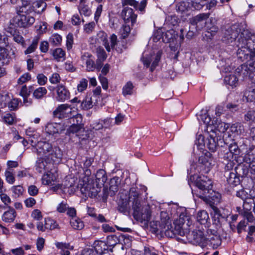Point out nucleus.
I'll return each instance as SVG.
<instances>
[{"mask_svg": "<svg viewBox=\"0 0 255 255\" xmlns=\"http://www.w3.org/2000/svg\"><path fill=\"white\" fill-rule=\"evenodd\" d=\"M239 36L237 41L238 49L237 54L240 58L248 55L249 52L255 54V34L251 33L248 29L241 31L239 26L234 24L226 27L223 30L222 40L227 43H232Z\"/></svg>", "mask_w": 255, "mask_h": 255, "instance_id": "1", "label": "nucleus"}, {"mask_svg": "<svg viewBox=\"0 0 255 255\" xmlns=\"http://www.w3.org/2000/svg\"><path fill=\"white\" fill-rule=\"evenodd\" d=\"M130 203L132 204L133 215L137 220L148 222L151 217V211L149 205L141 200L137 189L131 187L129 191L128 199H121L118 203V210L122 213H126L130 208Z\"/></svg>", "mask_w": 255, "mask_h": 255, "instance_id": "2", "label": "nucleus"}, {"mask_svg": "<svg viewBox=\"0 0 255 255\" xmlns=\"http://www.w3.org/2000/svg\"><path fill=\"white\" fill-rule=\"evenodd\" d=\"M195 184L197 189L192 190V193L210 205L214 211L213 218L215 221L219 223L222 215L215 204L220 202L221 194L213 190L212 181L206 176L199 177Z\"/></svg>", "mask_w": 255, "mask_h": 255, "instance_id": "3", "label": "nucleus"}, {"mask_svg": "<svg viewBox=\"0 0 255 255\" xmlns=\"http://www.w3.org/2000/svg\"><path fill=\"white\" fill-rule=\"evenodd\" d=\"M236 73L243 80L249 77L251 83L244 93L243 101L253 102L255 100V60L249 61L247 64H242L236 69Z\"/></svg>", "mask_w": 255, "mask_h": 255, "instance_id": "4", "label": "nucleus"}, {"mask_svg": "<svg viewBox=\"0 0 255 255\" xmlns=\"http://www.w3.org/2000/svg\"><path fill=\"white\" fill-rule=\"evenodd\" d=\"M150 226L152 229V232L155 234L164 233L165 235L169 238H173L176 235L181 236L185 235V231L183 227L180 225H175L174 229L168 222L165 224H161L158 221H152L150 223Z\"/></svg>", "mask_w": 255, "mask_h": 255, "instance_id": "5", "label": "nucleus"}, {"mask_svg": "<svg viewBox=\"0 0 255 255\" xmlns=\"http://www.w3.org/2000/svg\"><path fill=\"white\" fill-rule=\"evenodd\" d=\"M97 36L108 52H110L111 49H114L118 42L117 36L115 34H112L108 37L106 33L101 31L97 34Z\"/></svg>", "mask_w": 255, "mask_h": 255, "instance_id": "6", "label": "nucleus"}, {"mask_svg": "<svg viewBox=\"0 0 255 255\" xmlns=\"http://www.w3.org/2000/svg\"><path fill=\"white\" fill-rule=\"evenodd\" d=\"M186 237L189 242L193 245L203 246L206 241L203 232L201 230H193L191 233L189 232Z\"/></svg>", "mask_w": 255, "mask_h": 255, "instance_id": "7", "label": "nucleus"}, {"mask_svg": "<svg viewBox=\"0 0 255 255\" xmlns=\"http://www.w3.org/2000/svg\"><path fill=\"white\" fill-rule=\"evenodd\" d=\"M121 183V179L118 177H115L112 178L110 182L109 192L107 188L103 189V201L106 202L108 195L114 196L119 190V186Z\"/></svg>", "mask_w": 255, "mask_h": 255, "instance_id": "8", "label": "nucleus"}, {"mask_svg": "<svg viewBox=\"0 0 255 255\" xmlns=\"http://www.w3.org/2000/svg\"><path fill=\"white\" fill-rule=\"evenodd\" d=\"M214 163L213 159L208 155L201 156L199 158L197 170L202 173H207L210 170Z\"/></svg>", "mask_w": 255, "mask_h": 255, "instance_id": "9", "label": "nucleus"}, {"mask_svg": "<svg viewBox=\"0 0 255 255\" xmlns=\"http://www.w3.org/2000/svg\"><path fill=\"white\" fill-rule=\"evenodd\" d=\"M82 61L85 63L86 70L88 72L94 71L95 69L100 70L102 67V62L99 61L95 63L93 57L89 53H85L81 56Z\"/></svg>", "mask_w": 255, "mask_h": 255, "instance_id": "10", "label": "nucleus"}, {"mask_svg": "<svg viewBox=\"0 0 255 255\" xmlns=\"http://www.w3.org/2000/svg\"><path fill=\"white\" fill-rule=\"evenodd\" d=\"M37 153L39 155H42L48 159H51L54 152V147L45 141H39L37 144Z\"/></svg>", "mask_w": 255, "mask_h": 255, "instance_id": "11", "label": "nucleus"}, {"mask_svg": "<svg viewBox=\"0 0 255 255\" xmlns=\"http://www.w3.org/2000/svg\"><path fill=\"white\" fill-rule=\"evenodd\" d=\"M53 116L59 119L65 118H70L72 116V109L67 104L59 105L55 111H53Z\"/></svg>", "mask_w": 255, "mask_h": 255, "instance_id": "12", "label": "nucleus"}, {"mask_svg": "<svg viewBox=\"0 0 255 255\" xmlns=\"http://www.w3.org/2000/svg\"><path fill=\"white\" fill-rule=\"evenodd\" d=\"M91 186L92 185L90 184H84L82 186L80 184V186L78 185L76 188H75L74 186L71 185L68 188L67 192L70 194L74 193L80 188V191L83 194L88 196H96L98 193V191L94 188H91Z\"/></svg>", "mask_w": 255, "mask_h": 255, "instance_id": "13", "label": "nucleus"}, {"mask_svg": "<svg viewBox=\"0 0 255 255\" xmlns=\"http://www.w3.org/2000/svg\"><path fill=\"white\" fill-rule=\"evenodd\" d=\"M18 15L16 17V22L20 27L26 28L32 25L35 22L34 17L25 13L18 12Z\"/></svg>", "mask_w": 255, "mask_h": 255, "instance_id": "14", "label": "nucleus"}, {"mask_svg": "<svg viewBox=\"0 0 255 255\" xmlns=\"http://www.w3.org/2000/svg\"><path fill=\"white\" fill-rule=\"evenodd\" d=\"M55 100L59 102H64L70 98L69 90L63 85L59 84L56 87Z\"/></svg>", "mask_w": 255, "mask_h": 255, "instance_id": "15", "label": "nucleus"}, {"mask_svg": "<svg viewBox=\"0 0 255 255\" xmlns=\"http://www.w3.org/2000/svg\"><path fill=\"white\" fill-rule=\"evenodd\" d=\"M209 13H200L192 18L191 23L192 25L196 26L197 30H201L205 27L206 20L209 18Z\"/></svg>", "mask_w": 255, "mask_h": 255, "instance_id": "16", "label": "nucleus"}, {"mask_svg": "<svg viewBox=\"0 0 255 255\" xmlns=\"http://www.w3.org/2000/svg\"><path fill=\"white\" fill-rule=\"evenodd\" d=\"M121 16L126 23L131 22L133 25L136 19L137 15L133 12L132 8L126 7H125L121 13Z\"/></svg>", "mask_w": 255, "mask_h": 255, "instance_id": "17", "label": "nucleus"}, {"mask_svg": "<svg viewBox=\"0 0 255 255\" xmlns=\"http://www.w3.org/2000/svg\"><path fill=\"white\" fill-rule=\"evenodd\" d=\"M160 59V56L157 54L156 55H154L153 56V55H151L149 57H143L142 61L143 64L147 67H148L151 63L150 71H153L157 65Z\"/></svg>", "mask_w": 255, "mask_h": 255, "instance_id": "18", "label": "nucleus"}, {"mask_svg": "<svg viewBox=\"0 0 255 255\" xmlns=\"http://www.w3.org/2000/svg\"><path fill=\"white\" fill-rule=\"evenodd\" d=\"M36 0H21L22 5L19 9V12L29 14L34 10V2Z\"/></svg>", "mask_w": 255, "mask_h": 255, "instance_id": "19", "label": "nucleus"}, {"mask_svg": "<svg viewBox=\"0 0 255 255\" xmlns=\"http://www.w3.org/2000/svg\"><path fill=\"white\" fill-rule=\"evenodd\" d=\"M65 130V128L61 124L59 123H48L45 127L46 132L49 134H54L60 133Z\"/></svg>", "mask_w": 255, "mask_h": 255, "instance_id": "20", "label": "nucleus"}, {"mask_svg": "<svg viewBox=\"0 0 255 255\" xmlns=\"http://www.w3.org/2000/svg\"><path fill=\"white\" fill-rule=\"evenodd\" d=\"M94 250L98 255H103L109 251V248L106 242L102 241H96L94 243Z\"/></svg>", "mask_w": 255, "mask_h": 255, "instance_id": "21", "label": "nucleus"}, {"mask_svg": "<svg viewBox=\"0 0 255 255\" xmlns=\"http://www.w3.org/2000/svg\"><path fill=\"white\" fill-rule=\"evenodd\" d=\"M55 245L57 248L60 250L61 255H70V251L73 249V247L70 244L63 242H56Z\"/></svg>", "mask_w": 255, "mask_h": 255, "instance_id": "22", "label": "nucleus"}, {"mask_svg": "<svg viewBox=\"0 0 255 255\" xmlns=\"http://www.w3.org/2000/svg\"><path fill=\"white\" fill-rule=\"evenodd\" d=\"M1 99L2 101H4L3 104H1V107L6 106L7 104L8 108L11 111L15 110L17 108L18 105V101L17 99H13L9 101V98L7 95L2 96Z\"/></svg>", "mask_w": 255, "mask_h": 255, "instance_id": "23", "label": "nucleus"}, {"mask_svg": "<svg viewBox=\"0 0 255 255\" xmlns=\"http://www.w3.org/2000/svg\"><path fill=\"white\" fill-rule=\"evenodd\" d=\"M57 176L56 174L49 172L43 176L42 178V183L44 185H53L57 180Z\"/></svg>", "mask_w": 255, "mask_h": 255, "instance_id": "24", "label": "nucleus"}, {"mask_svg": "<svg viewBox=\"0 0 255 255\" xmlns=\"http://www.w3.org/2000/svg\"><path fill=\"white\" fill-rule=\"evenodd\" d=\"M16 212L14 209L9 207V210L5 212L2 216L3 221L7 223L12 222L16 217Z\"/></svg>", "mask_w": 255, "mask_h": 255, "instance_id": "25", "label": "nucleus"}, {"mask_svg": "<svg viewBox=\"0 0 255 255\" xmlns=\"http://www.w3.org/2000/svg\"><path fill=\"white\" fill-rule=\"evenodd\" d=\"M229 152L226 153L227 158L230 161L233 158V155H237L240 154V150L237 144L234 142L229 146Z\"/></svg>", "mask_w": 255, "mask_h": 255, "instance_id": "26", "label": "nucleus"}, {"mask_svg": "<svg viewBox=\"0 0 255 255\" xmlns=\"http://www.w3.org/2000/svg\"><path fill=\"white\" fill-rule=\"evenodd\" d=\"M205 144L211 151L214 152L216 150L218 143L213 135H210L205 141Z\"/></svg>", "mask_w": 255, "mask_h": 255, "instance_id": "27", "label": "nucleus"}, {"mask_svg": "<svg viewBox=\"0 0 255 255\" xmlns=\"http://www.w3.org/2000/svg\"><path fill=\"white\" fill-rule=\"evenodd\" d=\"M196 219L199 223L204 225L209 220L208 213L205 210L200 211L197 213Z\"/></svg>", "mask_w": 255, "mask_h": 255, "instance_id": "28", "label": "nucleus"}, {"mask_svg": "<svg viewBox=\"0 0 255 255\" xmlns=\"http://www.w3.org/2000/svg\"><path fill=\"white\" fill-rule=\"evenodd\" d=\"M96 182L103 185L107 180L106 171L102 169H99L95 175Z\"/></svg>", "mask_w": 255, "mask_h": 255, "instance_id": "29", "label": "nucleus"}, {"mask_svg": "<svg viewBox=\"0 0 255 255\" xmlns=\"http://www.w3.org/2000/svg\"><path fill=\"white\" fill-rule=\"evenodd\" d=\"M54 153L51 158L52 160L54 163H59L62 158L63 152L59 147L54 146Z\"/></svg>", "mask_w": 255, "mask_h": 255, "instance_id": "30", "label": "nucleus"}, {"mask_svg": "<svg viewBox=\"0 0 255 255\" xmlns=\"http://www.w3.org/2000/svg\"><path fill=\"white\" fill-rule=\"evenodd\" d=\"M120 242L118 237L115 235H111L107 237V244L109 248V251L112 252L113 248Z\"/></svg>", "mask_w": 255, "mask_h": 255, "instance_id": "31", "label": "nucleus"}, {"mask_svg": "<svg viewBox=\"0 0 255 255\" xmlns=\"http://www.w3.org/2000/svg\"><path fill=\"white\" fill-rule=\"evenodd\" d=\"M231 132L234 133L235 135H238L244 131V127L241 124L235 123L233 124L230 128Z\"/></svg>", "mask_w": 255, "mask_h": 255, "instance_id": "32", "label": "nucleus"}, {"mask_svg": "<svg viewBox=\"0 0 255 255\" xmlns=\"http://www.w3.org/2000/svg\"><path fill=\"white\" fill-rule=\"evenodd\" d=\"M52 55L57 61H63L65 59V52L62 49L58 48L53 50Z\"/></svg>", "mask_w": 255, "mask_h": 255, "instance_id": "33", "label": "nucleus"}, {"mask_svg": "<svg viewBox=\"0 0 255 255\" xmlns=\"http://www.w3.org/2000/svg\"><path fill=\"white\" fill-rule=\"evenodd\" d=\"M47 90L45 87H40L34 90L33 96L36 99H41L46 95Z\"/></svg>", "mask_w": 255, "mask_h": 255, "instance_id": "34", "label": "nucleus"}, {"mask_svg": "<svg viewBox=\"0 0 255 255\" xmlns=\"http://www.w3.org/2000/svg\"><path fill=\"white\" fill-rule=\"evenodd\" d=\"M93 106L92 98L90 95L87 96L81 104V108L84 110L90 109L92 108Z\"/></svg>", "mask_w": 255, "mask_h": 255, "instance_id": "35", "label": "nucleus"}, {"mask_svg": "<svg viewBox=\"0 0 255 255\" xmlns=\"http://www.w3.org/2000/svg\"><path fill=\"white\" fill-rule=\"evenodd\" d=\"M47 164L43 158H39L36 161V170L39 173H42L47 168Z\"/></svg>", "mask_w": 255, "mask_h": 255, "instance_id": "36", "label": "nucleus"}, {"mask_svg": "<svg viewBox=\"0 0 255 255\" xmlns=\"http://www.w3.org/2000/svg\"><path fill=\"white\" fill-rule=\"evenodd\" d=\"M39 41V38L37 37H35L32 41L31 44L28 47V48L24 51L25 54H30L35 51L37 48L38 43Z\"/></svg>", "mask_w": 255, "mask_h": 255, "instance_id": "37", "label": "nucleus"}, {"mask_svg": "<svg viewBox=\"0 0 255 255\" xmlns=\"http://www.w3.org/2000/svg\"><path fill=\"white\" fill-rule=\"evenodd\" d=\"M225 83L232 87L236 86L238 81V78L237 76L234 75H230L226 76L224 78Z\"/></svg>", "mask_w": 255, "mask_h": 255, "instance_id": "38", "label": "nucleus"}, {"mask_svg": "<svg viewBox=\"0 0 255 255\" xmlns=\"http://www.w3.org/2000/svg\"><path fill=\"white\" fill-rule=\"evenodd\" d=\"M70 224L72 228L76 230H81L84 227L83 222L76 217L73 218L70 220Z\"/></svg>", "mask_w": 255, "mask_h": 255, "instance_id": "39", "label": "nucleus"}, {"mask_svg": "<svg viewBox=\"0 0 255 255\" xmlns=\"http://www.w3.org/2000/svg\"><path fill=\"white\" fill-rule=\"evenodd\" d=\"M6 181L9 184H12L15 182L13 170L10 169H7L4 173Z\"/></svg>", "mask_w": 255, "mask_h": 255, "instance_id": "40", "label": "nucleus"}, {"mask_svg": "<svg viewBox=\"0 0 255 255\" xmlns=\"http://www.w3.org/2000/svg\"><path fill=\"white\" fill-rule=\"evenodd\" d=\"M45 223L46 229L52 230L58 228V225L56 222L50 218L45 219Z\"/></svg>", "mask_w": 255, "mask_h": 255, "instance_id": "41", "label": "nucleus"}, {"mask_svg": "<svg viewBox=\"0 0 255 255\" xmlns=\"http://www.w3.org/2000/svg\"><path fill=\"white\" fill-rule=\"evenodd\" d=\"M175 35L173 30L166 31L162 35V39L165 42L170 43L173 41Z\"/></svg>", "mask_w": 255, "mask_h": 255, "instance_id": "42", "label": "nucleus"}, {"mask_svg": "<svg viewBox=\"0 0 255 255\" xmlns=\"http://www.w3.org/2000/svg\"><path fill=\"white\" fill-rule=\"evenodd\" d=\"M2 119L3 122L8 125H12L15 120L14 114L10 113L5 114L2 116Z\"/></svg>", "mask_w": 255, "mask_h": 255, "instance_id": "43", "label": "nucleus"}, {"mask_svg": "<svg viewBox=\"0 0 255 255\" xmlns=\"http://www.w3.org/2000/svg\"><path fill=\"white\" fill-rule=\"evenodd\" d=\"M227 181L229 184L235 186L239 184L240 180L234 173H230L229 177L227 178Z\"/></svg>", "mask_w": 255, "mask_h": 255, "instance_id": "44", "label": "nucleus"}, {"mask_svg": "<svg viewBox=\"0 0 255 255\" xmlns=\"http://www.w3.org/2000/svg\"><path fill=\"white\" fill-rule=\"evenodd\" d=\"M13 40L21 45L23 47H25L26 43H25L24 39L22 36L20 34L19 31L16 33L14 35H12Z\"/></svg>", "mask_w": 255, "mask_h": 255, "instance_id": "45", "label": "nucleus"}, {"mask_svg": "<svg viewBox=\"0 0 255 255\" xmlns=\"http://www.w3.org/2000/svg\"><path fill=\"white\" fill-rule=\"evenodd\" d=\"M133 86L131 82H128L123 88V94L126 96L132 94Z\"/></svg>", "mask_w": 255, "mask_h": 255, "instance_id": "46", "label": "nucleus"}, {"mask_svg": "<svg viewBox=\"0 0 255 255\" xmlns=\"http://www.w3.org/2000/svg\"><path fill=\"white\" fill-rule=\"evenodd\" d=\"M96 53L98 58L97 61L101 62V61H104L106 59L107 55L106 52L102 47L100 46L97 47L96 49Z\"/></svg>", "mask_w": 255, "mask_h": 255, "instance_id": "47", "label": "nucleus"}, {"mask_svg": "<svg viewBox=\"0 0 255 255\" xmlns=\"http://www.w3.org/2000/svg\"><path fill=\"white\" fill-rule=\"evenodd\" d=\"M79 10L81 14H83L86 16H88L91 14V9L87 5L85 4V3L80 4Z\"/></svg>", "mask_w": 255, "mask_h": 255, "instance_id": "48", "label": "nucleus"}, {"mask_svg": "<svg viewBox=\"0 0 255 255\" xmlns=\"http://www.w3.org/2000/svg\"><path fill=\"white\" fill-rule=\"evenodd\" d=\"M12 193L15 197H18L21 195L23 192V188L20 185L13 186L11 188Z\"/></svg>", "mask_w": 255, "mask_h": 255, "instance_id": "49", "label": "nucleus"}, {"mask_svg": "<svg viewBox=\"0 0 255 255\" xmlns=\"http://www.w3.org/2000/svg\"><path fill=\"white\" fill-rule=\"evenodd\" d=\"M0 198L4 205L9 208V206L11 203L10 197L6 194L3 193L2 191H0Z\"/></svg>", "mask_w": 255, "mask_h": 255, "instance_id": "50", "label": "nucleus"}, {"mask_svg": "<svg viewBox=\"0 0 255 255\" xmlns=\"http://www.w3.org/2000/svg\"><path fill=\"white\" fill-rule=\"evenodd\" d=\"M72 117L70 118V123L76 124L79 126H82V116L80 114H77L76 115H72Z\"/></svg>", "mask_w": 255, "mask_h": 255, "instance_id": "51", "label": "nucleus"}, {"mask_svg": "<svg viewBox=\"0 0 255 255\" xmlns=\"http://www.w3.org/2000/svg\"><path fill=\"white\" fill-rule=\"evenodd\" d=\"M189 7V3L185 1H181L176 5V10L179 12H183L188 10Z\"/></svg>", "mask_w": 255, "mask_h": 255, "instance_id": "52", "label": "nucleus"}, {"mask_svg": "<svg viewBox=\"0 0 255 255\" xmlns=\"http://www.w3.org/2000/svg\"><path fill=\"white\" fill-rule=\"evenodd\" d=\"M49 41L53 45H58L62 41V37L58 34H53L50 38Z\"/></svg>", "mask_w": 255, "mask_h": 255, "instance_id": "53", "label": "nucleus"}, {"mask_svg": "<svg viewBox=\"0 0 255 255\" xmlns=\"http://www.w3.org/2000/svg\"><path fill=\"white\" fill-rule=\"evenodd\" d=\"M88 86V80L85 78L82 79L77 86V90L82 92L85 90Z\"/></svg>", "mask_w": 255, "mask_h": 255, "instance_id": "54", "label": "nucleus"}, {"mask_svg": "<svg viewBox=\"0 0 255 255\" xmlns=\"http://www.w3.org/2000/svg\"><path fill=\"white\" fill-rule=\"evenodd\" d=\"M68 205L66 201H62L57 207L56 210L59 213H64L68 208Z\"/></svg>", "mask_w": 255, "mask_h": 255, "instance_id": "55", "label": "nucleus"}, {"mask_svg": "<svg viewBox=\"0 0 255 255\" xmlns=\"http://www.w3.org/2000/svg\"><path fill=\"white\" fill-rule=\"evenodd\" d=\"M130 31V27L129 25L126 24L123 25L121 29V33L123 38L125 39L127 38L128 36Z\"/></svg>", "mask_w": 255, "mask_h": 255, "instance_id": "56", "label": "nucleus"}, {"mask_svg": "<svg viewBox=\"0 0 255 255\" xmlns=\"http://www.w3.org/2000/svg\"><path fill=\"white\" fill-rule=\"evenodd\" d=\"M31 79V75L28 73H25L17 80V83L22 85Z\"/></svg>", "mask_w": 255, "mask_h": 255, "instance_id": "57", "label": "nucleus"}, {"mask_svg": "<svg viewBox=\"0 0 255 255\" xmlns=\"http://www.w3.org/2000/svg\"><path fill=\"white\" fill-rule=\"evenodd\" d=\"M245 120L247 122H255V112L254 111H248L245 115Z\"/></svg>", "mask_w": 255, "mask_h": 255, "instance_id": "58", "label": "nucleus"}, {"mask_svg": "<svg viewBox=\"0 0 255 255\" xmlns=\"http://www.w3.org/2000/svg\"><path fill=\"white\" fill-rule=\"evenodd\" d=\"M34 6H35V8H41V11H38V13H40L41 12H42L44 10V9L46 8V3L43 1L42 0H36V1L34 2Z\"/></svg>", "mask_w": 255, "mask_h": 255, "instance_id": "59", "label": "nucleus"}, {"mask_svg": "<svg viewBox=\"0 0 255 255\" xmlns=\"http://www.w3.org/2000/svg\"><path fill=\"white\" fill-rule=\"evenodd\" d=\"M30 91L27 89L26 85L22 86L20 90V95L23 98L24 102L30 95Z\"/></svg>", "mask_w": 255, "mask_h": 255, "instance_id": "60", "label": "nucleus"}, {"mask_svg": "<svg viewBox=\"0 0 255 255\" xmlns=\"http://www.w3.org/2000/svg\"><path fill=\"white\" fill-rule=\"evenodd\" d=\"M95 23L94 22H89L84 25V31L89 34L91 33L95 27Z\"/></svg>", "mask_w": 255, "mask_h": 255, "instance_id": "61", "label": "nucleus"}, {"mask_svg": "<svg viewBox=\"0 0 255 255\" xmlns=\"http://www.w3.org/2000/svg\"><path fill=\"white\" fill-rule=\"evenodd\" d=\"M5 30L7 33H9L12 36L14 35L18 31L16 28L15 25L11 23H10L5 28Z\"/></svg>", "mask_w": 255, "mask_h": 255, "instance_id": "62", "label": "nucleus"}, {"mask_svg": "<svg viewBox=\"0 0 255 255\" xmlns=\"http://www.w3.org/2000/svg\"><path fill=\"white\" fill-rule=\"evenodd\" d=\"M37 79L38 83L41 86L44 85L47 81V78L43 74H38Z\"/></svg>", "mask_w": 255, "mask_h": 255, "instance_id": "63", "label": "nucleus"}, {"mask_svg": "<svg viewBox=\"0 0 255 255\" xmlns=\"http://www.w3.org/2000/svg\"><path fill=\"white\" fill-rule=\"evenodd\" d=\"M61 78L59 74L57 73H53L49 78V81L53 84H57L60 81Z\"/></svg>", "mask_w": 255, "mask_h": 255, "instance_id": "64", "label": "nucleus"}]
</instances>
